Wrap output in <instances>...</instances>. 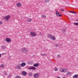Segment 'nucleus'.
Listing matches in <instances>:
<instances>
[{
	"mask_svg": "<svg viewBox=\"0 0 78 78\" xmlns=\"http://www.w3.org/2000/svg\"><path fill=\"white\" fill-rule=\"evenodd\" d=\"M21 51L23 53H28L29 52L28 49L26 48H22L21 49Z\"/></svg>",
	"mask_w": 78,
	"mask_h": 78,
	"instance_id": "1",
	"label": "nucleus"
},
{
	"mask_svg": "<svg viewBox=\"0 0 78 78\" xmlns=\"http://www.w3.org/2000/svg\"><path fill=\"white\" fill-rule=\"evenodd\" d=\"M3 19L5 21L8 22V21H9V20H10V19H11V16L9 15H7L4 16Z\"/></svg>",
	"mask_w": 78,
	"mask_h": 78,
	"instance_id": "2",
	"label": "nucleus"
},
{
	"mask_svg": "<svg viewBox=\"0 0 78 78\" xmlns=\"http://www.w3.org/2000/svg\"><path fill=\"white\" fill-rule=\"evenodd\" d=\"M59 71L60 72L65 73V72H67V71H68V69H63L62 68H60L59 69Z\"/></svg>",
	"mask_w": 78,
	"mask_h": 78,
	"instance_id": "3",
	"label": "nucleus"
},
{
	"mask_svg": "<svg viewBox=\"0 0 78 78\" xmlns=\"http://www.w3.org/2000/svg\"><path fill=\"white\" fill-rule=\"evenodd\" d=\"M48 37L49 39H51L52 40H56V38L54 36L51 35H49L48 36Z\"/></svg>",
	"mask_w": 78,
	"mask_h": 78,
	"instance_id": "4",
	"label": "nucleus"
},
{
	"mask_svg": "<svg viewBox=\"0 0 78 78\" xmlns=\"http://www.w3.org/2000/svg\"><path fill=\"white\" fill-rule=\"evenodd\" d=\"M30 35L32 36V37H35L36 36V33L34 32H31L30 33Z\"/></svg>",
	"mask_w": 78,
	"mask_h": 78,
	"instance_id": "5",
	"label": "nucleus"
},
{
	"mask_svg": "<svg viewBox=\"0 0 78 78\" xmlns=\"http://www.w3.org/2000/svg\"><path fill=\"white\" fill-rule=\"evenodd\" d=\"M40 75L39 73H35L34 74V78H37Z\"/></svg>",
	"mask_w": 78,
	"mask_h": 78,
	"instance_id": "6",
	"label": "nucleus"
},
{
	"mask_svg": "<svg viewBox=\"0 0 78 78\" xmlns=\"http://www.w3.org/2000/svg\"><path fill=\"white\" fill-rule=\"evenodd\" d=\"M5 41L7 42H11V39L9 38H7L5 39Z\"/></svg>",
	"mask_w": 78,
	"mask_h": 78,
	"instance_id": "7",
	"label": "nucleus"
},
{
	"mask_svg": "<svg viewBox=\"0 0 78 78\" xmlns=\"http://www.w3.org/2000/svg\"><path fill=\"white\" fill-rule=\"evenodd\" d=\"M21 4L20 3H18L16 4L17 7H18V8H20V7L21 6Z\"/></svg>",
	"mask_w": 78,
	"mask_h": 78,
	"instance_id": "8",
	"label": "nucleus"
},
{
	"mask_svg": "<svg viewBox=\"0 0 78 78\" xmlns=\"http://www.w3.org/2000/svg\"><path fill=\"white\" fill-rule=\"evenodd\" d=\"M39 63H34V64L33 65V66H34V67H37V66H39Z\"/></svg>",
	"mask_w": 78,
	"mask_h": 78,
	"instance_id": "9",
	"label": "nucleus"
},
{
	"mask_svg": "<svg viewBox=\"0 0 78 78\" xmlns=\"http://www.w3.org/2000/svg\"><path fill=\"white\" fill-rule=\"evenodd\" d=\"M66 30H67L66 29V28H63L62 29V31L63 33H65L66 31Z\"/></svg>",
	"mask_w": 78,
	"mask_h": 78,
	"instance_id": "10",
	"label": "nucleus"
},
{
	"mask_svg": "<svg viewBox=\"0 0 78 78\" xmlns=\"http://www.w3.org/2000/svg\"><path fill=\"white\" fill-rule=\"evenodd\" d=\"M21 67H24L25 66H26V63H25L23 62L21 64Z\"/></svg>",
	"mask_w": 78,
	"mask_h": 78,
	"instance_id": "11",
	"label": "nucleus"
},
{
	"mask_svg": "<svg viewBox=\"0 0 78 78\" xmlns=\"http://www.w3.org/2000/svg\"><path fill=\"white\" fill-rule=\"evenodd\" d=\"M56 14L57 16V17H58V16H59L58 15H59L60 13H59V12H58V10L56 11Z\"/></svg>",
	"mask_w": 78,
	"mask_h": 78,
	"instance_id": "12",
	"label": "nucleus"
},
{
	"mask_svg": "<svg viewBox=\"0 0 78 78\" xmlns=\"http://www.w3.org/2000/svg\"><path fill=\"white\" fill-rule=\"evenodd\" d=\"M27 21L28 22H31L32 21V20L31 19H28L27 20Z\"/></svg>",
	"mask_w": 78,
	"mask_h": 78,
	"instance_id": "13",
	"label": "nucleus"
},
{
	"mask_svg": "<svg viewBox=\"0 0 78 78\" xmlns=\"http://www.w3.org/2000/svg\"><path fill=\"white\" fill-rule=\"evenodd\" d=\"M21 67V66H20V65H18L16 66V68L19 69H20Z\"/></svg>",
	"mask_w": 78,
	"mask_h": 78,
	"instance_id": "14",
	"label": "nucleus"
},
{
	"mask_svg": "<svg viewBox=\"0 0 78 78\" xmlns=\"http://www.w3.org/2000/svg\"><path fill=\"white\" fill-rule=\"evenodd\" d=\"M78 76L77 75H74L73 76V78H78Z\"/></svg>",
	"mask_w": 78,
	"mask_h": 78,
	"instance_id": "15",
	"label": "nucleus"
},
{
	"mask_svg": "<svg viewBox=\"0 0 78 78\" xmlns=\"http://www.w3.org/2000/svg\"><path fill=\"white\" fill-rule=\"evenodd\" d=\"M71 74H72V73H71V72H67L66 73V74L67 75H71Z\"/></svg>",
	"mask_w": 78,
	"mask_h": 78,
	"instance_id": "16",
	"label": "nucleus"
},
{
	"mask_svg": "<svg viewBox=\"0 0 78 78\" xmlns=\"http://www.w3.org/2000/svg\"><path fill=\"white\" fill-rule=\"evenodd\" d=\"M23 75L24 76H25L27 75V73L26 72L23 71Z\"/></svg>",
	"mask_w": 78,
	"mask_h": 78,
	"instance_id": "17",
	"label": "nucleus"
},
{
	"mask_svg": "<svg viewBox=\"0 0 78 78\" xmlns=\"http://www.w3.org/2000/svg\"><path fill=\"white\" fill-rule=\"evenodd\" d=\"M0 67H1V68H5V66H4L3 64L1 65L0 66Z\"/></svg>",
	"mask_w": 78,
	"mask_h": 78,
	"instance_id": "18",
	"label": "nucleus"
},
{
	"mask_svg": "<svg viewBox=\"0 0 78 78\" xmlns=\"http://www.w3.org/2000/svg\"><path fill=\"white\" fill-rule=\"evenodd\" d=\"M32 70H36V68L34 67V66H32Z\"/></svg>",
	"mask_w": 78,
	"mask_h": 78,
	"instance_id": "19",
	"label": "nucleus"
},
{
	"mask_svg": "<svg viewBox=\"0 0 78 78\" xmlns=\"http://www.w3.org/2000/svg\"><path fill=\"white\" fill-rule=\"evenodd\" d=\"M55 71H58V69L56 67H55L54 69Z\"/></svg>",
	"mask_w": 78,
	"mask_h": 78,
	"instance_id": "20",
	"label": "nucleus"
},
{
	"mask_svg": "<svg viewBox=\"0 0 78 78\" xmlns=\"http://www.w3.org/2000/svg\"><path fill=\"white\" fill-rule=\"evenodd\" d=\"M41 55L42 56H46V54H41Z\"/></svg>",
	"mask_w": 78,
	"mask_h": 78,
	"instance_id": "21",
	"label": "nucleus"
},
{
	"mask_svg": "<svg viewBox=\"0 0 78 78\" xmlns=\"http://www.w3.org/2000/svg\"><path fill=\"white\" fill-rule=\"evenodd\" d=\"M42 18H46V16L44 15H42Z\"/></svg>",
	"mask_w": 78,
	"mask_h": 78,
	"instance_id": "22",
	"label": "nucleus"
},
{
	"mask_svg": "<svg viewBox=\"0 0 78 78\" xmlns=\"http://www.w3.org/2000/svg\"><path fill=\"white\" fill-rule=\"evenodd\" d=\"M74 24L76 26H78V23H74Z\"/></svg>",
	"mask_w": 78,
	"mask_h": 78,
	"instance_id": "23",
	"label": "nucleus"
},
{
	"mask_svg": "<svg viewBox=\"0 0 78 78\" xmlns=\"http://www.w3.org/2000/svg\"><path fill=\"white\" fill-rule=\"evenodd\" d=\"M28 69H29V70H32V66L30 67H29L28 68Z\"/></svg>",
	"mask_w": 78,
	"mask_h": 78,
	"instance_id": "24",
	"label": "nucleus"
},
{
	"mask_svg": "<svg viewBox=\"0 0 78 78\" xmlns=\"http://www.w3.org/2000/svg\"><path fill=\"white\" fill-rule=\"evenodd\" d=\"M15 78H21L19 76H17Z\"/></svg>",
	"mask_w": 78,
	"mask_h": 78,
	"instance_id": "25",
	"label": "nucleus"
},
{
	"mask_svg": "<svg viewBox=\"0 0 78 78\" xmlns=\"http://www.w3.org/2000/svg\"><path fill=\"white\" fill-rule=\"evenodd\" d=\"M29 76H31L32 75V73H29Z\"/></svg>",
	"mask_w": 78,
	"mask_h": 78,
	"instance_id": "26",
	"label": "nucleus"
},
{
	"mask_svg": "<svg viewBox=\"0 0 78 78\" xmlns=\"http://www.w3.org/2000/svg\"><path fill=\"white\" fill-rule=\"evenodd\" d=\"M55 46H56V47H59V44H56L55 45Z\"/></svg>",
	"mask_w": 78,
	"mask_h": 78,
	"instance_id": "27",
	"label": "nucleus"
},
{
	"mask_svg": "<svg viewBox=\"0 0 78 78\" xmlns=\"http://www.w3.org/2000/svg\"><path fill=\"white\" fill-rule=\"evenodd\" d=\"M3 23L2 22V21H0V25H2Z\"/></svg>",
	"mask_w": 78,
	"mask_h": 78,
	"instance_id": "28",
	"label": "nucleus"
},
{
	"mask_svg": "<svg viewBox=\"0 0 78 78\" xmlns=\"http://www.w3.org/2000/svg\"><path fill=\"white\" fill-rule=\"evenodd\" d=\"M73 13H74V14H76V12H73Z\"/></svg>",
	"mask_w": 78,
	"mask_h": 78,
	"instance_id": "29",
	"label": "nucleus"
},
{
	"mask_svg": "<svg viewBox=\"0 0 78 78\" xmlns=\"http://www.w3.org/2000/svg\"><path fill=\"white\" fill-rule=\"evenodd\" d=\"M59 17H61V16H62V15H59Z\"/></svg>",
	"mask_w": 78,
	"mask_h": 78,
	"instance_id": "30",
	"label": "nucleus"
},
{
	"mask_svg": "<svg viewBox=\"0 0 78 78\" xmlns=\"http://www.w3.org/2000/svg\"><path fill=\"white\" fill-rule=\"evenodd\" d=\"M46 2H49V1H47V0H46Z\"/></svg>",
	"mask_w": 78,
	"mask_h": 78,
	"instance_id": "31",
	"label": "nucleus"
},
{
	"mask_svg": "<svg viewBox=\"0 0 78 78\" xmlns=\"http://www.w3.org/2000/svg\"><path fill=\"white\" fill-rule=\"evenodd\" d=\"M69 12H71V13H73V12L72 11H69Z\"/></svg>",
	"mask_w": 78,
	"mask_h": 78,
	"instance_id": "32",
	"label": "nucleus"
},
{
	"mask_svg": "<svg viewBox=\"0 0 78 78\" xmlns=\"http://www.w3.org/2000/svg\"><path fill=\"white\" fill-rule=\"evenodd\" d=\"M58 58H60V55H58Z\"/></svg>",
	"mask_w": 78,
	"mask_h": 78,
	"instance_id": "33",
	"label": "nucleus"
},
{
	"mask_svg": "<svg viewBox=\"0 0 78 78\" xmlns=\"http://www.w3.org/2000/svg\"><path fill=\"white\" fill-rule=\"evenodd\" d=\"M61 11H64V9H62V10H61Z\"/></svg>",
	"mask_w": 78,
	"mask_h": 78,
	"instance_id": "34",
	"label": "nucleus"
},
{
	"mask_svg": "<svg viewBox=\"0 0 78 78\" xmlns=\"http://www.w3.org/2000/svg\"><path fill=\"white\" fill-rule=\"evenodd\" d=\"M57 78H61V77H58Z\"/></svg>",
	"mask_w": 78,
	"mask_h": 78,
	"instance_id": "35",
	"label": "nucleus"
},
{
	"mask_svg": "<svg viewBox=\"0 0 78 78\" xmlns=\"http://www.w3.org/2000/svg\"><path fill=\"white\" fill-rule=\"evenodd\" d=\"M2 56L1 54H0V58H1V57Z\"/></svg>",
	"mask_w": 78,
	"mask_h": 78,
	"instance_id": "36",
	"label": "nucleus"
},
{
	"mask_svg": "<svg viewBox=\"0 0 78 78\" xmlns=\"http://www.w3.org/2000/svg\"><path fill=\"white\" fill-rule=\"evenodd\" d=\"M76 21H77V22H78V20H76Z\"/></svg>",
	"mask_w": 78,
	"mask_h": 78,
	"instance_id": "37",
	"label": "nucleus"
},
{
	"mask_svg": "<svg viewBox=\"0 0 78 78\" xmlns=\"http://www.w3.org/2000/svg\"><path fill=\"white\" fill-rule=\"evenodd\" d=\"M5 75H7V73H6V74H5Z\"/></svg>",
	"mask_w": 78,
	"mask_h": 78,
	"instance_id": "38",
	"label": "nucleus"
},
{
	"mask_svg": "<svg viewBox=\"0 0 78 78\" xmlns=\"http://www.w3.org/2000/svg\"><path fill=\"white\" fill-rule=\"evenodd\" d=\"M62 78H66V77H63Z\"/></svg>",
	"mask_w": 78,
	"mask_h": 78,
	"instance_id": "39",
	"label": "nucleus"
}]
</instances>
